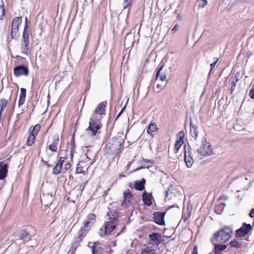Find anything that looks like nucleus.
I'll return each instance as SVG.
<instances>
[{"instance_id": "1", "label": "nucleus", "mask_w": 254, "mask_h": 254, "mask_svg": "<svg viewBox=\"0 0 254 254\" xmlns=\"http://www.w3.org/2000/svg\"><path fill=\"white\" fill-rule=\"evenodd\" d=\"M86 219L84 222L83 227H82L78 232V237L75 239V242L73 243L72 246L73 251L76 250L79 243L82 241L87 233L94 224L96 220V215L94 214L90 213L87 216Z\"/></svg>"}, {"instance_id": "2", "label": "nucleus", "mask_w": 254, "mask_h": 254, "mask_svg": "<svg viewBox=\"0 0 254 254\" xmlns=\"http://www.w3.org/2000/svg\"><path fill=\"white\" fill-rule=\"evenodd\" d=\"M124 140L122 136L112 137L109 139L106 144L105 150L108 154L118 155L121 153V147L124 144Z\"/></svg>"}, {"instance_id": "3", "label": "nucleus", "mask_w": 254, "mask_h": 254, "mask_svg": "<svg viewBox=\"0 0 254 254\" xmlns=\"http://www.w3.org/2000/svg\"><path fill=\"white\" fill-rule=\"evenodd\" d=\"M232 234V229L228 226H225L214 234V239H211V242L213 243L215 240L218 243H224L230 239Z\"/></svg>"}, {"instance_id": "4", "label": "nucleus", "mask_w": 254, "mask_h": 254, "mask_svg": "<svg viewBox=\"0 0 254 254\" xmlns=\"http://www.w3.org/2000/svg\"><path fill=\"white\" fill-rule=\"evenodd\" d=\"M101 126L102 125L100 121L93 115L92 117L90 119L89 126L86 129V131L89 135L94 136L96 135L98 131L101 128Z\"/></svg>"}, {"instance_id": "5", "label": "nucleus", "mask_w": 254, "mask_h": 254, "mask_svg": "<svg viewBox=\"0 0 254 254\" xmlns=\"http://www.w3.org/2000/svg\"><path fill=\"white\" fill-rule=\"evenodd\" d=\"M197 152L203 157L209 156L213 154L211 144L204 138L202 140L201 146L197 149Z\"/></svg>"}, {"instance_id": "6", "label": "nucleus", "mask_w": 254, "mask_h": 254, "mask_svg": "<svg viewBox=\"0 0 254 254\" xmlns=\"http://www.w3.org/2000/svg\"><path fill=\"white\" fill-rule=\"evenodd\" d=\"M21 49L22 53L28 55L29 49V32L26 30H23L21 39Z\"/></svg>"}, {"instance_id": "7", "label": "nucleus", "mask_w": 254, "mask_h": 254, "mask_svg": "<svg viewBox=\"0 0 254 254\" xmlns=\"http://www.w3.org/2000/svg\"><path fill=\"white\" fill-rule=\"evenodd\" d=\"M252 229L253 227L250 224L244 222L242 226L236 231V237H244L252 231Z\"/></svg>"}, {"instance_id": "8", "label": "nucleus", "mask_w": 254, "mask_h": 254, "mask_svg": "<svg viewBox=\"0 0 254 254\" xmlns=\"http://www.w3.org/2000/svg\"><path fill=\"white\" fill-rule=\"evenodd\" d=\"M22 17H15L11 23V29L10 32L11 39L16 38V33L18 30L19 25L22 22Z\"/></svg>"}, {"instance_id": "9", "label": "nucleus", "mask_w": 254, "mask_h": 254, "mask_svg": "<svg viewBox=\"0 0 254 254\" xmlns=\"http://www.w3.org/2000/svg\"><path fill=\"white\" fill-rule=\"evenodd\" d=\"M13 74L16 77H19L21 75L27 76L29 74L28 67L24 64H20L16 66L13 68Z\"/></svg>"}, {"instance_id": "10", "label": "nucleus", "mask_w": 254, "mask_h": 254, "mask_svg": "<svg viewBox=\"0 0 254 254\" xmlns=\"http://www.w3.org/2000/svg\"><path fill=\"white\" fill-rule=\"evenodd\" d=\"M16 236L18 239L22 241L24 244L31 240L29 232L25 228L20 229L18 232Z\"/></svg>"}, {"instance_id": "11", "label": "nucleus", "mask_w": 254, "mask_h": 254, "mask_svg": "<svg viewBox=\"0 0 254 254\" xmlns=\"http://www.w3.org/2000/svg\"><path fill=\"white\" fill-rule=\"evenodd\" d=\"M165 215V212H156L153 214V218L156 224L163 226L165 224L164 220Z\"/></svg>"}, {"instance_id": "12", "label": "nucleus", "mask_w": 254, "mask_h": 254, "mask_svg": "<svg viewBox=\"0 0 254 254\" xmlns=\"http://www.w3.org/2000/svg\"><path fill=\"white\" fill-rule=\"evenodd\" d=\"M185 134L183 131H180L177 134L178 139L176 140L174 148V153L177 154L181 147L184 144L183 139L184 138Z\"/></svg>"}, {"instance_id": "13", "label": "nucleus", "mask_w": 254, "mask_h": 254, "mask_svg": "<svg viewBox=\"0 0 254 254\" xmlns=\"http://www.w3.org/2000/svg\"><path fill=\"white\" fill-rule=\"evenodd\" d=\"M88 247L92 249V254H102L103 249L100 242L97 241L94 243L89 242Z\"/></svg>"}, {"instance_id": "14", "label": "nucleus", "mask_w": 254, "mask_h": 254, "mask_svg": "<svg viewBox=\"0 0 254 254\" xmlns=\"http://www.w3.org/2000/svg\"><path fill=\"white\" fill-rule=\"evenodd\" d=\"M150 241L157 246L161 244L162 242L161 235L157 232H153L148 235Z\"/></svg>"}, {"instance_id": "15", "label": "nucleus", "mask_w": 254, "mask_h": 254, "mask_svg": "<svg viewBox=\"0 0 254 254\" xmlns=\"http://www.w3.org/2000/svg\"><path fill=\"white\" fill-rule=\"evenodd\" d=\"M165 66V63L161 62L158 66L157 71L156 74V79L159 78L162 81H165L167 78L165 72H162Z\"/></svg>"}, {"instance_id": "16", "label": "nucleus", "mask_w": 254, "mask_h": 254, "mask_svg": "<svg viewBox=\"0 0 254 254\" xmlns=\"http://www.w3.org/2000/svg\"><path fill=\"white\" fill-rule=\"evenodd\" d=\"M59 144V136L58 134H56L53 135L52 143L49 145L48 148L52 152H57Z\"/></svg>"}, {"instance_id": "17", "label": "nucleus", "mask_w": 254, "mask_h": 254, "mask_svg": "<svg viewBox=\"0 0 254 254\" xmlns=\"http://www.w3.org/2000/svg\"><path fill=\"white\" fill-rule=\"evenodd\" d=\"M117 223L108 221L105 224L104 234L106 235H109L116 227Z\"/></svg>"}, {"instance_id": "18", "label": "nucleus", "mask_w": 254, "mask_h": 254, "mask_svg": "<svg viewBox=\"0 0 254 254\" xmlns=\"http://www.w3.org/2000/svg\"><path fill=\"white\" fill-rule=\"evenodd\" d=\"M8 164L4 163V161L0 162V180H4L7 176L8 173Z\"/></svg>"}, {"instance_id": "19", "label": "nucleus", "mask_w": 254, "mask_h": 254, "mask_svg": "<svg viewBox=\"0 0 254 254\" xmlns=\"http://www.w3.org/2000/svg\"><path fill=\"white\" fill-rule=\"evenodd\" d=\"M153 198L151 193L147 192L146 191H144L142 193V199L145 205L147 206H150L152 204V199Z\"/></svg>"}, {"instance_id": "20", "label": "nucleus", "mask_w": 254, "mask_h": 254, "mask_svg": "<svg viewBox=\"0 0 254 254\" xmlns=\"http://www.w3.org/2000/svg\"><path fill=\"white\" fill-rule=\"evenodd\" d=\"M108 209L109 211L107 212V215L109 217V221L117 223L119 217L117 210L116 209L111 210L109 207H108Z\"/></svg>"}, {"instance_id": "21", "label": "nucleus", "mask_w": 254, "mask_h": 254, "mask_svg": "<svg viewBox=\"0 0 254 254\" xmlns=\"http://www.w3.org/2000/svg\"><path fill=\"white\" fill-rule=\"evenodd\" d=\"M132 197L133 195L130 190L129 189H127L124 192V201L122 202V206L124 207H127V201L129 203L132 200Z\"/></svg>"}, {"instance_id": "22", "label": "nucleus", "mask_w": 254, "mask_h": 254, "mask_svg": "<svg viewBox=\"0 0 254 254\" xmlns=\"http://www.w3.org/2000/svg\"><path fill=\"white\" fill-rule=\"evenodd\" d=\"M106 105V102L100 103L96 108L94 111V114H99L101 116L102 115H105Z\"/></svg>"}, {"instance_id": "23", "label": "nucleus", "mask_w": 254, "mask_h": 254, "mask_svg": "<svg viewBox=\"0 0 254 254\" xmlns=\"http://www.w3.org/2000/svg\"><path fill=\"white\" fill-rule=\"evenodd\" d=\"M227 248V245L223 244H214V254H223L222 252Z\"/></svg>"}, {"instance_id": "24", "label": "nucleus", "mask_w": 254, "mask_h": 254, "mask_svg": "<svg viewBox=\"0 0 254 254\" xmlns=\"http://www.w3.org/2000/svg\"><path fill=\"white\" fill-rule=\"evenodd\" d=\"M146 180L142 178L141 180L136 181L134 183V188L136 190L142 191L145 189Z\"/></svg>"}, {"instance_id": "25", "label": "nucleus", "mask_w": 254, "mask_h": 254, "mask_svg": "<svg viewBox=\"0 0 254 254\" xmlns=\"http://www.w3.org/2000/svg\"><path fill=\"white\" fill-rule=\"evenodd\" d=\"M41 126L39 124H36L34 126H31L28 129V133L30 135H32L33 136L36 137L41 129Z\"/></svg>"}, {"instance_id": "26", "label": "nucleus", "mask_w": 254, "mask_h": 254, "mask_svg": "<svg viewBox=\"0 0 254 254\" xmlns=\"http://www.w3.org/2000/svg\"><path fill=\"white\" fill-rule=\"evenodd\" d=\"M26 94V89L24 88L20 89V94L19 95V99L18 101V106L20 107L22 105L25 101V97Z\"/></svg>"}, {"instance_id": "27", "label": "nucleus", "mask_w": 254, "mask_h": 254, "mask_svg": "<svg viewBox=\"0 0 254 254\" xmlns=\"http://www.w3.org/2000/svg\"><path fill=\"white\" fill-rule=\"evenodd\" d=\"M158 130L157 125L154 123H150L146 128V131L147 133L150 134L152 137L153 136V132H155Z\"/></svg>"}, {"instance_id": "28", "label": "nucleus", "mask_w": 254, "mask_h": 254, "mask_svg": "<svg viewBox=\"0 0 254 254\" xmlns=\"http://www.w3.org/2000/svg\"><path fill=\"white\" fill-rule=\"evenodd\" d=\"M185 154L184 158L187 166L190 168L193 163V159L191 156H187L186 155V146L184 145Z\"/></svg>"}, {"instance_id": "29", "label": "nucleus", "mask_w": 254, "mask_h": 254, "mask_svg": "<svg viewBox=\"0 0 254 254\" xmlns=\"http://www.w3.org/2000/svg\"><path fill=\"white\" fill-rule=\"evenodd\" d=\"M190 133L192 137L195 139H196L198 136V127L197 126H194L192 124V122H190Z\"/></svg>"}, {"instance_id": "30", "label": "nucleus", "mask_w": 254, "mask_h": 254, "mask_svg": "<svg viewBox=\"0 0 254 254\" xmlns=\"http://www.w3.org/2000/svg\"><path fill=\"white\" fill-rule=\"evenodd\" d=\"M96 64L94 61H92V62L90 63V64L89 65V69H88V81L89 84V87L87 88V89H89L90 88V81H91V74L93 72V70L94 69V67L95 66Z\"/></svg>"}, {"instance_id": "31", "label": "nucleus", "mask_w": 254, "mask_h": 254, "mask_svg": "<svg viewBox=\"0 0 254 254\" xmlns=\"http://www.w3.org/2000/svg\"><path fill=\"white\" fill-rule=\"evenodd\" d=\"M229 245L231 248H241L243 247V243L241 241L234 239L229 243Z\"/></svg>"}, {"instance_id": "32", "label": "nucleus", "mask_w": 254, "mask_h": 254, "mask_svg": "<svg viewBox=\"0 0 254 254\" xmlns=\"http://www.w3.org/2000/svg\"><path fill=\"white\" fill-rule=\"evenodd\" d=\"M70 145L71 146V148L70 150V156L72 158L73 157L74 153L75 152V143L74 141V134H73L72 137H71L70 139Z\"/></svg>"}, {"instance_id": "33", "label": "nucleus", "mask_w": 254, "mask_h": 254, "mask_svg": "<svg viewBox=\"0 0 254 254\" xmlns=\"http://www.w3.org/2000/svg\"><path fill=\"white\" fill-rule=\"evenodd\" d=\"M8 103V100L5 98H2L0 100V116L1 115V113L5 109L6 105Z\"/></svg>"}, {"instance_id": "34", "label": "nucleus", "mask_w": 254, "mask_h": 254, "mask_svg": "<svg viewBox=\"0 0 254 254\" xmlns=\"http://www.w3.org/2000/svg\"><path fill=\"white\" fill-rule=\"evenodd\" d=\"M144 162H143L142 161H140L138 163L140 164H141V166L130 171L129 173L131 174V173H133L135 172H136L137 171H139L141 169H149L150 168V166H146L145 164H143Z\"/></svg>"}, {"instance_id": "35", "label": "nucleus", "mask_w": 254, "mask_h": 254, "mask_svg": "<svg viewBox=\"0 0 254 254\" xmlns=\"http://www.w3.org/2000/svg\"><path fill=\"white\" fill-rule=\"evenodd\" d=\"M62 169V166L57 163L53 169L52 173L54 175H57L61 172Z\"/></svg>"}, {"instance_id": "36", "label": "nucleus", "mask_w": 254, "mask_h": 254, "mask_svg": "<svg viewBox=\"0 0 254 254\" xmlns=\"http://www.w3.org/2000/svg\"><path fill=\"white\" fill-rule=\"evenodd\" d=\"M35 139L36 137L33 136L32 135L29 134L26 142V144L28 146H32L34 143Z\"/></svg>"}, {"instance_id": "37", "label": "nucleus", "mask_w": 254, "mask_h": 254, "mask_svg": "<svg viewBox=\"0 0 254 254\" xmlns=\"http://www.w3.org/2000/svg\"><path fill=\"white\" fill-rule=\"evenodd\" d=\"M196 4L199 7L203 8L207 5V1L206 0H197Z\"/></svg>"}, {"instance_id": "38", "label": "nucleus", "mask_w": 254, "mask_h": 254, "mask_svg": "<svg viewBox=\"0 0 254 254\" xmlns=\"http://www.w3.org/2000/svg\"><path fill=\"white\" fill-rule=\"evenodd\" d=\"M141 254H156L155 250L150 249L148 248L144 249L142 251Z\"/></svg>"}, {"instance_id": "39", "label": "nucleus", "mask_w": 254, "mask_h": 254, "mask_svg": "<svg viewBox=\"0 0 254 254\" xmlns=\"http://www.w3.org/2000/svg\"><path fill=\"white\" fill-rule=\"evenodd\" d=\"M75 173L76 174L84 173V171L83 170V167L80 166L79 162H78V163L77 165Z\"/></svg>"}, {"instance_id": "40", "label": "nucleus", "mask_w": 254, "mask_h": 254, "mask_svg": "<svg viewBox=\"0 0 254 254\" xmlns=\"http://www.w3.org/2000/svg\"><path fill=\"white\" fill-rule=\"evenodd\" d=\"M5 10L4 3L2 2V4L0 5V16H4Z\"/></svg>"}, {"instance_id": "41", "label": "nucleus", "mask_w": 254, "mask_h": 254, "mask_svg": "<svg viewBox=\"0 0 254 254\" xmlns=\"http://www.w3.org/2000/svg\"><path fill=\"white\" fill-rule=\"evenodd\" d=\"M237 83V82H234V81L232 82V83H231V88H230V94H231V95L233 94V91L235 89Z\"/></svg>"}, {"instance_id": "42", "label": "nucleus", "mask_w": 254, "mask_h": 254, "mask_svg": "<svg viewBox=\"0 0 254 254\" xmlns=\"http://www.w3.org/2000/svg\"><path fill=\"white\" fill-rule=\"evenodd\" d=\"M249 96L251 99H254V83L249 92Z\"/></svg>"}, {"instance_id": "43", "label": "nucleus", "mask_w": 254, "mask_h": 254, "mask_svg": "<svg viewBox=\"0 0 254 254\" xmlns=\"http://www.w3.org/2000/svg\"><path fill=\"white\" fill-rule=\"evenodd\" d=\"M131 0H124L123 6L124 8H126L131 4Z\"/></svg>"}, {"instance_id": "44", "label": "nucleus", "mask_w": 254, "mask_h": 254, "mask_svg": "<svg viewBox=\"0 0 254 254\" xmlns=\"http://www.w3.org/2000/svg\"><path fill=\"white\" fill-rule=\"evenodd\" d=\"M241 76V73L240 72H237V73L235 75V80H233V81L235 82H238L239 80V78Z\"/></svg>"}, {"instance_id": "45", "label": "nucleus", "mask_w": 254, "mask_h": 254, "mask_svg": "<svg viewBox=\"0 0 254 254\" xmlns=\"http://www.w3.org/2000/svg\"><path fill=\"white\" fill-rule=\"evenodd\" d=\"M216 60L214 62H213V63H212L211 64H210V72L212 70V69L214 68V67L215 66L217 63L218 62L219 59L218 58H215Z\"/></svg>"}, {"instance_id": "46", "label": "nucleus", "mask_w": 254, "mask_h": 254, "mask_svg": "<svg viewBox=\"0 0 254 254\" xmlns=\"http://www.w3.org/2000/svg\"><path fill=\"white\" fill-rule=\"evenodd\" d=\"M126 108V105H125V106H124L122 108V110H121V111L119 112V113L118 114V115H117V117L116 118L115 121H117V119H118V118H119V117L121 116V115H122V114H123V113L124 112V111H125V110Z\"/></svg>"}, {"instance_id": "47", "label": "nucleus", "mask_w": 254, "mask_h": 254, "mask_svg": "<svg viewBox=\"0 0 254 254\" xmlns=\"http://www.w3.org/2000/svg\"><path fill=\"white\" fill-rule=\"evenodd\" d=\"M64 157H61L59 158V159L57 163L63 167V163L64 162Z\"/></svg>"}, {"instance_id": "48", "label": "nucleus", "mask_w": 254, "mask_h": 254, "mask_svg": "<svg viewBox=\"0 0 254 254\" xmlns=\"http://www.w3.org/2000/svg\"><path fill=\"white\" fill-rule=\"evenodd\" d=\"M186 155L187 156H192V152L190 150V146H188V148H186Z\"/></svg>"}, {"instance_id": "49", "label": "nucleus", "mask_w": 254, "mask_h": 254, "mask_svg": "<svg viewBox=\"0 0 254 254\" xmlns=\"http://www.w3.org/2000/svg\"><path fill=\"white\" fill-rule=\"evenodd\" d=\"M180 26L178 24H176L174 26V27L172 29V31L173 33H175L179 29Z\"/></svg>"}, {"instance_id": "50", "label": "nucleus", "mask_w": 254, "mask_h": 254, "mask_svg": "<svg viewBox=\"0 0 254 254\" xmlns=\"http://www.w3.org/2000/svg\"><path fill=\"white\" fill-rule=\"evenodd\" d=\"M26 30L27 32H28V19L27 17H25V26L23 30Z\"/></svg>"}, {"instance_id": "51", "label": "nucleus", "mask_w": 254, "mask_h": 254, "mask_svg": "<svg viewBox=\"0 0 254 254\" xmlns=\"http://www.w3.org/2000/svg\"><path fill=\"white\" fill-rule=\"evenodd\" d=\"M46 196L50 197L51 200L52 199V195H50L49 194H48L47 195L43 194V197L41 198L42 202H43V201H45V199Z\"/></svg>"}, {"instance_id": "52", "label": "nucleus", "mask_w": 254, "mask_h": 254, "mask_svg": "<svg viewBox=\"0 0 254 254\" xmlns=\"http://www.w3.org/2000/svg\"><path fill=\"white\" fill-rule=\"evenodd\" d=\"M191 254H198V248L197 246H194Z\"/></svg>"}, {"instance_id": "53", "label": "nucleus", "mask_w": 254, "mask_h": 254, "mask_svg": "<svg viewBox=\"0 0 254 254\" xmlns=\"http://www.w3.org/2000/svg\"><path fill=\"white\" fill-rule=\"evenodd\" d=\"M87 182H88V181H86V182L82 183L80 186V189L81 190V191H83V190L85 188V186L86 185V184H87Z\"/></svg>"}, {"instance_id": "54", "label": "nucleus", "mask_w": 254, "mask_h": 254, "mask_svg": "<svg viewBox=\"0 0 254 254\" xmlns=\"http://www.w3.org/2000/svg\"><path fill=\"white\" fill-rule=\"evenodd\" d=\"M142 161L146 163H151L152 164L154 163V162L152 160L144 158L142 159Z\"/></svg>"}, {"instance_id": "55", "label": "nucleus", "mask_w": 254, "mask_h": 254, "mask_svg": "<svg viewBox=\"0 0 254 254\" xmlns=\"http://www.w3.org/2000/svg\"><path fill=\"white\" fill-rule=\"evenodd\" d=\"M70 167H71V164L69 163H67L64 165V169H65L66 171H67V170L70 169Z\"/></svg>"}, {"instance_id": "56", "label": "nucleus", "mask_w": 254, "mask_h": 254, "mask_svg": "<svg viewBox=\"0 0 254 254\" xmlns=\"http://www.w3.org/2000/svg\"><path fill=\"white\" fill-rule=\"evenodd\" d=\"M249 216L251 217V218H253L254 217V208H252L250 213H249Z\"/></svg>"}, {"instance_id": "57", "label": "nucleus", "mask_w": 254, "mask_h": 254, "mask_svg": "<svg viewBox=\"0 0 254 254\" xmlns=\"http://www.w3.org/2000/svg\"><path fill=\"white\" fill-rule=\"evenodd\" d=\"M164 87H165V86H162L161 84H157V86H156V88L159 90L158 92H159V91H161V90L163 89Z\"/></svg>"}, {"instance_id": "58", "label": "nucleus", "mask_w": 254, "mask_h": 254, "mask_svg": "<svg viewBox=\"0 0 254 254\" xmlns=\"http://www.w3.org/2000/svg\"><path fill=\"white\" fill-rule=\"evenodd\" d=\"M133 162V160H132V161H130L127 163V166L126 167L127 170H128L129 169L130 166Z\"/></svg>"}, {"instance_id": "59", "label": "nucleus", "mask_w": 254, "mask_h": 254, "mask_svg": "<svg viewBox=\"0 0 254 254\" xmlns=\"http://www.w3.org/2000/svg\"><path fill=\"white\" fill-rule=\"evenodd\" d=\"M42 162L45 164L48 168L51 167L52 166L49 164L47 161H44V160L42 159Z\"/></svg>"}, {"instance_id": "60", "label": "nucleus", "mask_w": 254, "mask_h": 254, "mask_svg": "<svg viewBox=\"0 0 254 254\" xmlns=\"http://www.w3.org/2000/svg\"><path fill=\"white\" fill-rule=\"evenodd\" d=\"M127 229V227L125 225H124L122 228V230L120 231V232L119 233L118 235L120 234L121 233H122L123 232H124V231H125Z\"/></svg>"}, {"instance_id": "61", "label": "nucleus", "mask_w": 254, "mask_h": 254, "mask_svg": "<svg viewBox=\"0 0 254 254\" xmlns=\"http://www.w3.org/2000/svg\"><path fill=\"white\" fill-rule=\"evenodd\" d=\"M222 198L225 200H226L228 199V196H226V195H223L222 196Z\"/></svg>"}, {"instance_id": "62", "label": "nucleus", "mask_w": 254, "mask_h": 254, "mask_svg": "<svg viewBox=\"0 0 254 254\" xmlns=\"http://www.w3.org/2000/svg\"><path fill=\"white\" fill-rule=\"evenodd\" d=\"M169 190H170V189L168 190L167 191H165V192H166V197H167L168 196Z\"/></svg>"}, {"instance_id": "63", "label": "nucleus", "mask_w": 254, "mask_h": 254, "mask_svg": "<svg viewBox=\"0 0 254 254\" xmlns=\"http://www.w3.org/2000/svg\"><path fill=\"white\" fill-rule=\"evenodd\" d=\"M4 17H0V20H2L3 19Z\"/></svg>"}, {"instance_id": "64", "label": "nucleus", "mask_w": 254, "mask_h": 254, "mask_svg": "<svg viewBox=\"0 0 254 254\" xmlns=\"http://www.w3.org/2000/svg\"><path fill=\"white\" fill-rule=\"evenodd\" d=\"M51 201L50 200V201L49 202V203H48V204H47L46 205H48V204H51Z\"/></svg>"}]
</instances>
